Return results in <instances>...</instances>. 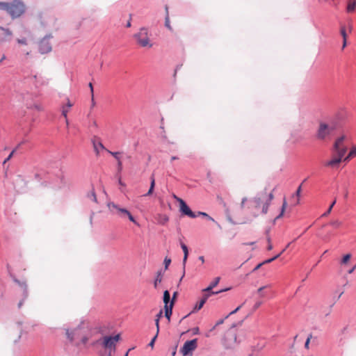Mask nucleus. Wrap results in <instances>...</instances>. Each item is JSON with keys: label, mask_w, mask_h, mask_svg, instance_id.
<instances>
[{"label": "nucleus", "mask_w": 356, "mask_h": 356, "mask_svg": "<svg viewBox=\"0 0 356 356\" xmlns=\"http://www.w3.org/2000/svg\"><path fill=\"white\" fill-rule=\"evenodd\" d=\"M273 198V192L269 193L261 192L250 201V208L255 210V216H257L259 213L266 214Z\"/></svg>", "instance_id": "nucleus-1"}, {"label": "nucleus", "mask_w": 356, "mask_h": 356, "mask_svg": "<svg viewBox=\"0 0 356 356\" xmlns=\"http://www.w3.org/2000/svg\"><path fill=\"white\" fill-rule=\"evenodd\" d=\"M0 8L6 10L13 19L20 17L25 11L24 4L18 0L10 3L0 2Z\"/></svg>", "instance_id": "nucleus-2"}, {"label": "nucleus", "mask_w": 356, "mask_h": 356, "mask_svg": "<svg viewBox=\"0 0 356 356\" xmlns=\"http://www.w3.org/2000/svg\"><path fill=\"white\" fill-rule=\"evenodd\" d=\"M136 43L143 48H152L153 43L150 39V34L146 28H140L139 31L134 34Z\"/></svg>", "instance_id": "nucleus-3"}, {"label": "nucleus", "mask_w": 356, "mask_h": 356, "mask_svg": "<svg viewBox=\"0 0 356 356\" xmlns=\"http://www.w3.org/2000/svg\"><path fill=\"white\" fill-rule=\"evenodd\" d=\"M336 129V124L320 122L316 131V137L319 140H326L330 138L333 131Z\"/></svg>", "instance_id": "nucleus-4"}, {"label": "nucleus", "mask_w": 356, "mask_h": 356, "mask_svg": "<svg viewBox=\"0 0 356 356\" xmlns=\"http://www.w3.org/2000/svg\"><path fill=\"white\" fill-rule=\"evenodd\" d=\"M120 339V334L115 336H104L97 340L94 344H100L104 349L108 350V355L111 356L112 353L115 350L116 343Z\"/></svg>", "instance_id": "nucleus-5"}, {"label": "nucleus", "mask_w": 356, "mask_h": 356, "mask_svg": "<svg viewBox=\"0 0 356 356\" xmlns=\"http://www.w3.org/2000/svg\"><path fill=\"white\" fill-rule=\"evenodd\" d=\"M108 208L112 210V209H115L116 211H117V213L120 216V217H124V216H127L128 217V218L129 219L130 221H131L132 222H134L135 225H136L137 226H139V224L138 223V222L135 220V218H134V216L131 215V213L126 209H124V208H121L118 205L115 204V203L113 202H111L108 204Z\"/></svg>", "instance_id": "nucleus-6"}, {"label": "nucleus", "mask_w": 356, "mask_h": 356, "mask_svg": "<svg viewBox=\"0 0 356 356\" xmlns=\"http://www.w3.org/2000/svg\"><path fill=\"white\" fill-rule=\"evenodd\" d=\"M83 332L82 328L77 327L72 331L67 330L66 334L67 335L68 339L70 341H74L76 339L80 338L82 343L86 344L88 342L89 337L86 336L81 337V335L82 334Z\"/></svg>", "instance_id": "nucleus-7"}, {"label": "nucleus", "mask_w": 356, "mask_h": 356, "mask_svg": "<svg viewBox=\"0 0 356 356\" xmlns=\"http://www.w3.org/2000/svg\"><path fill=\"white\" fill-rule=\"evenodd\" d=\"M11 275L14 282H15L21 288V289L22 291V294H23L24 298L22 300H20L18 303V308H21L22 306L23 305L24 300L26 299L29 296L28 286H27L26 280H19L16 277L15 275Z\"/></svg>", "instance_id": "nucleus-8"}, {"label": "nucleus", "mask_w": 356, "mask_h": 356, "mask_svg": "<svg viewBox=\"0 0 356 356\" xmlns=\"http://www.w3.org/2000/svg\"><path fill=\"white\" fill-rule=\"evenodd\" d=\"M197 347V339H194L193 340L186 341L183 347L181 348V353L184 355H188L192 353Z\"/></svg>", "instance_id": "nucleus-9"}, {"label": "nucleus", "mask_w": 356, "mask_h": 356, "mask_svg": "<svg viewBox=\"0 0 356 356\" xmlns=\"http://www.w3.org/2000/svg\"><path fill=\"white\" fill-rule=\"evenodd\" d=\"M227 289H222V290H220L217 292H211V293H207L203 295V297L200 300V301L197 303L193 310V312H197V311H199L200 310L202 307L204 306V303L206 302V301L207 300V299L211 296V295H214V294H218L221 292H223V291H227Z\"/></svg>", "instance_id": "nucleus-10"}, {"label": "nucleus", "mask_w": 356, "mask_h": 356, "mask_svg": "<svg viewBox=\"0 0 356 356\" xmlns=\"http://www.w3.org/2000/svg\"><path fill=\"white\" fill-rule=\"evenodd\" d=\"M177 202L179 203L180 211L190 218H194L197 216L191 210L186 202L181 198H177Z\"/></svg>", "instance_id": "nucleus-11"}, {"label": "nucleus", "mask_w": 356, "mask_h": 356, "mask_svg": "<svg viewBox=\"0 0 356 356\" xmlns=\"http://www.w3.org/2000/svg\"><path fill=\"white\" fill-rule=\"evenodd\" d=\"M235 343H236V334L234 330H229L225 337V346L231 348Z\"/></svg>", "instance_id": "nucleus-12"}, {"label": "nucleus", "mask_w": 356, "mask_h": 356, "mask_svg": "<svg viewBox=\"0 0 356 356\" xmlns=\"http://www.w3.org/2000/svg\"><path fill=\"white\" fill-rule=\"evenodd\" d=\"M39 51L41 54H47L51 51V45L48 40L44 38L40 42Z\"/></svg>", "instance_id": "nucleus-13"}, {"label": "nucleus", "mask_w": 356, "mask_h": 356, "mask_svg": "<svg viewBox=\"0 0 356 356\" xmlns=\"http://www.w3.org/2000/svg\"><path fill=\"white\" fill-rule=\"evenodd\" d=\"M106 150L115 159V161H117L118 172H121L122 170V162L120 156L121 153L119 152H111L108 149Z\"/></svg>", "instance_id": "nucleus-14"}, {"label": "nucleus", "mask_w": 356, "mask_h": 356, "mask_svg": "<svg viewBox=\"0 0 356 356\" xmlns=\"http://www.w3.org/2000/svg\"><path fill=\"white\" fill-rule=\"evenodd\" d=\"M181 249H182V250L184 252V258H183V270H184V273H183L182 277L180 279V281L182 280L183 277L184 276L186 264V261H187L188 256V250L187 246L184 243H181Z\"/></svg>", "instance_id": "nucleus-15"}, {"label": "nucleus", "mask_w": 356, "mask_h": 356, "mask_svg": "<svg viewBox=\"0 0 356 356\" xmlns=\"http://www.w3.org/2000/svg\"><path fill=\"white\" fill-rule=\"evenodd\" d=\"M336 156L340 158L343 161V158L347 152V147L343 146H334Z\"/></svg>", "instance_id": "nucleus-16"}, {"label": "nucleus", "mask_w": 356, "mask_h": 356, "mask_svg": "<svg viewBox=\"0 0 356 356\" xmlns=\"http://www.w3.org/2000/svg\"><path fill=\"white\" fill-rule=\"evenodd\" d=\"M341 161L342 160L340 158H339L337 156H334L332 159L325 162V165L327 167L334 168L337 166Z\"/></svg>", "instance_id": "nucleus-17"}, {"label": "nucleus", "mask_w": 356, "mask_h": 356, "mask_svg": "<svg viewBox=\"0 0 356 356\" xmlns=\"http://www.w3.org/2000/svg\"><path fill=\"white\" fill-rule=\"evenodd\" d=\"M340 33L343 38L342 49H343L347 45V37H348V35L346 33V27L345 25H341Z\"/></svg>", "instance_id": "nucleus-18"}, {"label": "nucleus", "mask_w": 356, "mask_h": 356, "mask_svg": "<svg viewBox=\"0 0 356 356\" xmlns=\"http://www.w3.org/2000/svg\"><path fill=\"white\" fill-rule=\"evenodd\" d=\"M220 280V277H217L214 279V280L210 283V284L209 285V286L204 289H203V292H204L205 293H211V290L218 285V284L219 283Z\"/></svg>", "instance_id": "nucleus-19"}, {"label": "nucleus", "mask_w": 356, "mask_h": 356, "mask_svg": "<svg viewBox=\"0 0 356 356\" xmlns=\"http://www.w3.org/2000/svg\"><path fill=\"white\" fill-rule=\"evenodd\" d=\"M356 10V0H348L346 6V12L353 13Z\"/></svg>", "instance_id": "nucleus-20"}, {"label": "nucleus", "mask_w": 356, "mask_h": 356, "mask_svg": "<svg viewBox=\"0 0 356 356\" xmlns=\"http://www.w3.org/2000/svg\"><path fill=\"white\" fill-rule=\"evenodd\" d=\"M173 300L170 301L169 306H164L165 316L168 318V321L170 320V316L172 313Z\"/></svg>", "instance_id": "nucleus-21"}, {"label": "nucleus", "mask_w": 356, "mask_h": 356, "mask_svg": "<svg viewBox=\"0 0 356 356\" xmlns=\"http://www.w3.org/2000/svg\"><path fill=\"white\" fill-rule=\"evenodd\" d=\"M0 30L3 32L2 34H0V40L1 42L5 40L6 37L11 36L13 34L12 31L8 29H5L2 26H0Z\"/></svg>", "instance_id": "nucleus-22"}, {"label": "nucleus", "mask_w": 356, "mask_h": 356, "mask_svg": "<svg viewBox=\"0 0 356 356\" xmlns=\"http://www.w3.org/2000/svg\"><path fill=\"white\" fill-rule=\"evenodd\" d=\"M156 220L158 223L161 225H165L169 220L168 217L165 214H158L156 216Z\"/></svg>", "instance_id": "nucleus-23"}, {"label": "nucleus", "mask_w": 356, "mask_h": 356, "mask_svg": "<svg viewBox=\"0 0 356 356\" xmlns=\"http://www.w3.org/2000/svg\"><path fill=\"white\" fill-rule=\"evenodd\" d=\"M356 156V146H353L348 154L343 158V161L345 162H348L353 157Z\"/></svg>", "instance_id": "nucleus-24"}, {"label": "nucleus", "mask_w": 356, "mask_h": 356, "mask_svg": "<svg viewBox=\"0 0 356 356\" xmlns=\"http://www.w3.org/2000/svg\"><path fill=\"white\" fill-rule=\"evenodd\" d=\"M150 179H151L150 187H149V189L147 191V193L145 194V195H147V196L151 195L153 193L154 186H155L154 176L152 175L150 177Z\"/></svg>", "instance_id": "nucleus-25"}, {"label": "nucleus", "mask_w": 356, "mask_h": 356, "mask_svg": "<svg viewBox=\"0 0 356 356\" xmlns=\"http://www.w3.org/2000/svg\"><path fill=\"white\" fill-rule=\"evenodd\" d=\"M170 300V295L168 290H165L163 293V302L165 306H169V302Z\"/></svg>", "instance_id": "nucleus-26"}, {"label": "nucleus", "mask_w": 356, "mask_h": 356, "mask_svg": "<svg viewBox=\"0 0 356 356\" xmlns=\"http://www.w3.org/2000/svg\"><path fill=\"white\" fill-rule=\"evenodd\" d=\"M162 278H163V273H162L161 270H159L157 272L156 277L154 280V287L155 288H156L157 285L161 282Z\"/></svg>", "instance_id": "nucleus-27"}, {"label": "nucleus", "mask_w": 356, "mask_h": 356, "mask_svg": "<svg viewBox=\"0 0 356 356\" xmlns=\"http://www.w3.org/2000/svg\"><path fill=\"white\" fill-rule=\"evenodd\" d=\"M286 207H287V202H286V198H284V200H283V204H282V206L281 212H280V215L276 217L275 220H277V219H278V218H280L283 216Z\"/></svg>", "instance_id": "nucleus-28"}, {"label": "nucleus", "mask_w": 356, "mask_h": 356, "mask_svg": "<svg viewBox=\"0 0 356 356\" xmlns=\"http://www.w3.org/2000/svg\"><path fill=\"white\" fill-rule=\"evenodd\" d=\"M93 146H94V149H95V151L96 152V154L98 155L99 154V149H105L104 146L103 145V144L101 143V142H98V143H93Z\"/></svg>", "instance_id": "nucleus-29"}, {"label": "nucleus", "mask_w": 356, "mask_h": 356, "mask_svg": "<svg viewBox=\"0 0 356 356\" xmlns=\"http://www.w3.org/2000/svg\"><path fill=\"white\" fill-rule=\"evenodd\" d=\"M70 108H68L67 107H65V106L62 107V115L65 118V122H66L67 125H68L67 113L70 111Z\"/></svg>", "instance_id": "nucleus-30"}, {"label": "nucleus", "mask_w": 356, "mask_h": 356, "mask_svg": "<svg viewBox=\"0 0 356 356\" xmlns=\"http://www.w3.org/2000/svg\"><path fill=\"white\" fill-rule=\"evenodd\" d=\"M346 140V136H341V137L338 138L334 144V146H342V143L343 142Z\"/></svg>", "instance_id": "nucleus-31"}, {"label": "nucleus", "mask_w": 356, "mask_h": 356, "mask_svg": "<svg viewBox=\"0 0 356 356\" xmlns=\"http://www.w3.org/2000/svg\"><path fill=\"white\" fill-rule=\"evenodd\" d=\"M301 189H302V184L300 186H299L296 193L293 195V197L294 196L297 197V200H296V204H298L300 203V196Z\"/></svg>", "instance_id": "nucleus-32"}, {"label": "nucleus", "mask_w": 356, "mask_h": 356, "mask_svg": "<svg viewBox=\"0 0 356 356\" xmlns=\"http://www.w3.org/2000/svg\"><path fill=\"white\" fill-rule=\"evenodd\" d=\"M336 202H337V200L335 198L334 200V201L332 202V203L331 204V205L330 206V207L328 208L327 211L323 214V216H327L328 214L330 213V212L332 211V209L334 207V205L335 204Z\"/></svg>", "instance_id": "nucleus-33"}, {"label": "nucleus", "mask_w": 356, "mask_h": 356, "mask_svg": "<svg viewBox=\"0 0 356 356\" xmlns=\"http://www.w3.org/2000/svg\"><path fill=\"white\" fill-rule=\"evenodd\" d=\"M270 285H266V286H261L258 289L257 292L260 294L261 297L263 298L265 296V294L264 293H262V291L265 289L270 287Z\"/></svg>", "instance_id": "nucleus-34"}, {"label": "nucleus", "mask_w": 356, "mask_h": 356, "mask_svg": "<svg viewBox=\"0 0 356 356\" xmlns=\"http://www.w3.org/2000/svg\"><path fill=\"white\" fill-rule=\"evenodd\" d=\"M350 257H351L350 254H346L342 259L341 264H346L350 260Z\"/></svg>", "instance_id": "nucleus-35"}, {"label": "nucleus", "mask_w": 356, "mask_h": 356, "mask_svg": "<svg viewBox=\"0 0 356 356\" xmlns=\"http://www.w3.org/2000/svg\"><path fill=\"white\" fill-rule=\"evenodd\" d=\"M17 41L19 44L26 45L28 44V40L26 38L17 39Z\"/></svg>", "instance_id": "nucleus-36"}, {"label": "nucleus", "mask_w": 356, "mask_h": 356, "mask_svg": "<svg viewBox=\"0 0 356 356\" xmlns=\"http://www.w3.org/2000/svg\"><path fill=\"white\" fill-rule=\"evenodd\" d=\"M171 263V259L170 258L165 257L164 259V265H165V269H168L169 265Z\"/></svg>", "instance_id": "nucleus-37"}, {"label": "nucleus", "mask_w": 356, "mask_h": 356, "mask_svg": "<svg viewBox=\"0 0 356 356\" xmlns=\"http://www.w3.org/2000/svg\"><path fill=\"white\" fill-rule=\"evenodd\" d=\"M223 323H224V319H220V320L216 322V325L210 330V332H211L213 330H215L217 326L222 324Z\"/></svg>", "instance_id": "nucleus-38"}, {"label": "nucleus", "mask_w": 356, "mask_h": 356, "mask_svg": "<svg viewBox=\"0 0 356 356\" xmlns=\"http://www.w3.org/2000/svg\"><path fill=\"white\" fill-rule=\"evenodd\" d=\"M241 307H242V305H240L238 307H236L234 311L231 312L229 314H227L225 316V318H227L229 316L236 313L241 308Z\"/></svg>", "instance_id": "nucleus-39"}, {"label": "nucleus", "mask_w": 356, "mask_h": 356, "mask_svg": "<svg viewBox=\"0 0 356 356\" xmlns=\"http://www.w3.org/2000/svg\"><path fill=\"white\" fill-rule=\"evenodd\" d=\"M89 87L90 88V92H91V95H92V105H94V104H95V102H94V93H93V86H92V83H89Z\"/></svg>", "instance_id": "nucleus-40"}, {"label": "nucleus", "mask_w": 356, "mask_h": 356, "mask_svg": "<svg viewBox=\"0 0 356 356\" xmlns=\"http://www.w3.org/2000/svg\"><path fill=\"white\" fill-rule=\"evenodd\" d=\"M16 149H13L10 154H9V156L5 159V161H3V163H6L7 161H8L13 156L15 152Z\"/></svg>", "instance_id": "nucleus-41"}, {"label": "nucleus", "mask_w": 356, "mask_h": 356, "mask_svg": "<svg viewBox=\"0 0 356 356\" xmlns=\"http://www.w3.org/2000/svg\"><path fill=\"white\" fill-rule=\"evenodd\" d=\"M312 334H310L308 338L306 340V342H305V347L308 349L309 348V342H310V340L312 339Z\"/></svg>", "instance_id": "nucleus-42"}, {"label": "nucleus", "mask_w": 356, "mask_h": 356, "mask_svg": "<svg viewBox=\"0 0 356 356\" xmlns=\"http://www.w3.org/2000/svg\"><path fill=\"white\" fill-rule=\"evenodd\" d=\"M262 302L261 301L257 302L253 307V312L256 311L261 305Z\"/></svg>", "instance_id": "nucleus-43"}, {"label": "nucleus", "mask_w": 356, "mask_h": 356, "mask_svg": "<svg viewBox=\"0 0 356 356\" xmlns=\"http://www.w3.org/2000/svg\"><path fill=\"white\" fill-rule=\"evenodd\" d=\"M157 336H158V335H157V334H156V335L153 337V339L151 340V341L149 342V346L150 347H152V348H153V347H154V342H155V341H156V338H157Z\"/></svg>", "instance_id": "nucleus-44"}, {"label": "nucleus", "mask_w": 356, "mask_h": 356, "mask_svg": "<svg viewBox=\"0 0 356 356\" xmlns=\"http://www.w3.org/2000/svg\"><path fill=\"white\" fill-rule=\"evenodd\" d=\"M90 198L93 202H97L96 195H95V193L93 191L91 192V195L90 196Z\"/></svg>", "instance_id": "nucleus-45"}, {"label": "nucleus", "mask_w": 356, "mask_h": 356, "mask_svg": "<svg viewBox=\"0 0 356 356\" xmlns=\"http://www.w3.org/2000/svg\"><path fill=\"white\" fill-rule=\"evenodd\" d=\"M155 325H156V334H159V319H155Z\"/></svg>", "instance_id": "nucleus-46"}, {"label": "nucleus", "mask_w": 356, "mask_h": 356, "mask_svg": "<svg viewBox=\"0 0 356 356\" xmlns=\"http://www.w3.org/2000/svg\"><path fill=\"white\" fill-rule=\"evenodd\" d=\"M33 108L38 111H43V107L39 104H35Z\"/></svg>", "instance_id": "nucleus-47"}, {"label": "nucleus", "mask_w": 356, "mask_h": 356, "mask_svg": "<svg viewBox=\"0 0 356 356\" xmlns=\"http://www.w3.org/2000/svg\"><path fill=\"white\" fill-rule=\"evenodd\" d=\"M165 26H166V27L168 28V29L172 30V27L170 25V22H169V18L168 17H166V19H165Z\"/></svg>", "instance_id": "nucleus-48"}, {"label": "nucleus", "mask_w": 356, "mask_h": 356, "mask_svg": "<svg viewBox=\"0 0 356 356\" xmlns=\"http://www.w3.org/2000/svg\"><path fill=\"white\" fill-rule=\"evenodd\" d=\"M248 200V198L247 197H243L242 201H241V207L242 209H243L245 207V202Z\"/></svg>", "instance_id": "nucleus-49"}, {"label": "nucleus", "mask_w": 356, "mask_h": 356, "mask_svg": "<svg viewBox=\"0 0 356 356\" xmlns=\"http://www.w3.org/2000/svg\"><path fill=\"white\" fill-rule=\"evenodd\" d=\"M331 224L335 227H339L341 225V222L339 221H334Z\"/></svg>", "instance_id": "nucleus-50"}, {"label": "nucleus", "mask_w": 356, "mask_h": 356, "mask_svg": "<svg viewBox=\"0 0 356 356\" xmlns=\"http://www.w3.org/2000/svg\"><path fill=\"white\" fill-rule=\"evenodd\" d=\"M162 316H163V311L160 310V312L156 316V319H159V321L160 318L162 317Z\"/></svg>", "instance_id": "nucleus-51"}, {"label": "nucleus", "mask_w": 356, "mask_h": 356, "mask_svg": "<svg viewBox=\"0 0 356 356\" xmlns=\"http://www.w3.org/2000/svg\"><path fill=\"white\" fill-rule=\"evenodd\" d=\"M199 332H200V329L198 327H195L193 329V332L194 334H199Z\"/></svg>", "instance_id": "nucleus-52"}, {"label": "nucleus", "mask_w": 356, "mask_h": 356, "mask_svg": "<svg viewBox=\"0 0 356 356\" xmlns=\"http://www.w3.org/2000/svg\"><path fill=\"white\" fill-rule=\"evenodd\" d=\"M73 106V104L70 101V99H67V102L65 107H67L68 108H71V107Z\"/></svg>", "instance_id": "nucleus-53"}, {"label": "nucleus", "mask_w": 356, "mask_h": 356, "mask_svg": "<svg viewBox=\"0 0 356 356\" xmlns=\"http://www.w3.org/2000/svg\"><path fill=\"white\" fill-rule=\"evenodd\" d=\"M274 260H275V259H274V258L273 257V258H271V259H267V260H266V261H263V264H269V263H270V262L273 261Z\"/></svg>", "instance_id": "nucleus-54"}, {"label": "nucleus", "mask_w": 356, "mask_h": 356, "mask_svg": "<svg viewBox=\"0 0 356 356\" xmlns=\"http://www.w3.org/2000/svg\"><path fill=\"white\" fill-rule=\"evenodd\" d=\"M264 265L263 262L262 263H260L259 264L254 268V271L255 270H257L258 269H259L261 268V266Z\"/></svg>", "instance_id": "nucleus-55"}, {"label": "nucleus", "mask_w": 356, "mask_h": 356, "mask_svg": "<svg viewBox=\"0 0 356 356\" xmlns=\"http://www.w3.org/2000/svg\"><path fill=\"white\" fill-rule=\"evenodd\" d=\"M177 296V292L176 291L173 293L172 298V300H173V304L175 303V300Z\"/></svg>", "instance_id": "nucleus-56"}, {"label": "nucleus", "mask_w": 356, "mask_h": 356, "mask_svg": "<svg viewBox=\"0 0 356 356\" xmlns=\"http://www.w3.org/2000/svg\"><path fill=\"white\" fill-rule=\"evenodd\" d=\"M356 268V266H355L353 268H352L351 269H350L348 272L349 274H351L354 270Z\"/></svg>", "instance_id": "nucleus-57"}, {"label": "nucleus", "mask_w": 356, "mask_h": 356, "mask_svg": "<svg viewBox=\"0 0 356 356\" xmlns=\"http://www.w3.org/2000/svg\"><path fill=\"white\" fill-rule=\"evenodd\" d=\"M267 249H268V250H271L273 249V245L271 243H269L268 245Z\"/></svg>", "instance_id": "nucleus-58"}, {"label": "nucleus", "mask_w": 356, "mask_h": 356, "mask_svg": "<svg viewBox=\"0 0 356 356\" xmlns=\"http://www.w3.org/2000/svg\"><path fill=\"white\" fill-rule=\"evenodd\" d=\"M198 214L206 216V217H208V216H209L207 213H204V212H199Z\"/></svg>", "instance_id": "nucleus-59"}, {"label": "nucleus", "mask_w": 356, "mask_h": 356, "mask_svg": "<svg viewBox=\"0 0 356 356\" xmlns=\"http://www.w3.org/2000/svg\"><path fill=\"white\" fill-rule=\"evenodd\" d=\"M131 19H129V20L128 21V22H127V24L126 26H127V28H129V27H131Z\"/></svg>", "instance_id": "nucleus-60"}, {"label": "nucleus", "mask_w": 356, "mask_h": 356, "mask_svg": "<svg viewBox=\"0 0 356 356\" xmlns=\"http://www.w3.org/2000/svg\"><path fill=\"white\" fill-rule=\"evenodd\" d=\"M199 259L202 261V263L204 262V258L203 256L199 257Z\"/></svg>", "instance_id": "nucleus-61"}, {"label": "nucleus", "mask_w": 356, "mask_h": 356, "mask_svg": "<svg viewBox=\"0 0 356 356\" xmlns=\"http://www.w3.org/2000/svg\"><path fill=\"white\" fill-rule=\"evenodd\" d=\"M6 59V56L5 55H3L1 58L0 59V64L1 63V62Z\"/></svg>", "instance_id": "nucleus-62"}, {"label": "nucleus", "mask_w": 356, "mask_h": 356, "mask_svg": "<svg viewBox=\"0 0 356 356\" xmlns=\"http://www.w3.org/2000/svg\"><path fill=\"white\" fill-rule=\"evenodd\" d=\"M267 241H268V243H271V240H270V236H267Z\"/></svg>", "instance_id": "nucleus-63"}, {"label": "nucleus", "mask_w": 356, "mask_h": 356, "mask_svg": "<svg viewBox=\"0 0 356 356\" xmlns=\"http://www.w3.org/2000/svg\"><path fill=\"white\" fill-rule=\"evenodd\" d=\"M280 254H275V256L273 257L274 259L275 260L276 259H277L278 257H280Z\"/></svg>", "instance_id": "nucleus-64"}]
</instances>
